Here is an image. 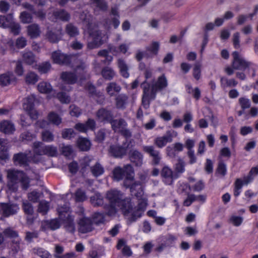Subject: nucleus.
Returning <instances> with one entry per match:
<instances>
[{
  "instance_id": "19",
  "label": "nucleus",
  "mask_w": 258,
  "mask_h": 258,
  "mask_svg": "<svg viewBox=\"0 0 258 258\" xmlns=\"http://www.w3.org/2000/svg\"><path fill=\"white\" fill-rule=\"evenodd\" d=\"M17 79L12 73L8 72L0 75V86H7L11 84H15Z\"/></svg>"
},
{
  "instance_id": "29",
  "label": "nucleus",
  "mask_w": 258,
  "mask_h": 258,
  "mask_svg": "<svg viewBox=\"0 0 258 258\" xmlns=\"http://www.w3.org/2000/svg\"><path fill=\"white\" fill-rule=\"evenodd\" d=\"M13 161L15 163H17L21 165L28 166L29 164V159L27 155L22 152L14 154Z\"/></svg>"
},
{
  "instance_id": "35",
  "label": "nucleus",
  "mask_w": 258,
  "mask_h": 258,
  "mask_svg": "<svg viewBox=\"0 0 258 258\" xmlns=\"http://www.w3.org/2000/svg\"><path fill=\"white\" fill-rule=\"evenodd\" d=\"M172 140L171 135L164 136L156 138L155 140V144L158 147L161 148L165 146L167 143L171 142Z\"/></svg>"
},
{
  "instance_id": "56",
  "label": "nucleus",
  "mask_w": 258,
  "mask_h": 258,
  "mask_svg": "<svg viewBox=\"0 0 258 258\" xmlns=\"http://www.w3.org/2000/svg\"><path fill=\"white\" fill-rule=\"evenodd\" d=\"M96 7L102 12H106L108 9L107 3L105 0H92Z\"/></svg>"
},
{
  "instance_id": "16",
  "label": "nucleus",
  "mask_w": 258,
  "mask_h": 258,
  "mask_svg": "<svg viewBox=\"0 0 258 258\" xmlns=\"http://www.w3.org/2000/svg\"><path fill=\"white\" fill-rule=\"evenodd\" d=\"M128 157L131 163L136 167H141L143 163V154L137 149L131 150Z\"/></svg>"
},
{
  "instance_id": "12",
  "label": "nucleus",
  "mask_w": 258,
  "mask_h": 258,
  "mask_svg": "<svg viewBox=\"0 0 258 258\" xmlns=\"http://www.w3.org/2000/svg\"><path fill=\"white\" fill-rule=\"evenodd\" d=\"M48 19L53 22H56L58 20L68 22L71 19V15L64 9H59L53 11Z\"/></svg>"
},
{
  "instance_id": "30",
  "label": "nucleus",
  "mask_w": 258,
  "mask_h": 258,
  "mask_svg": "<svg viewBox=\"0 0 258 258\" xmlns=\"http://www.w3.org/2000/svg\"><path fill=\"white\" fill-rule=\"evenodd\" d=\"M77 145L80 150L88 151L91 148V143L87 138L80 137L77 141Z\"/></svg>"
},
{
  "instance_id": "64",
  "label": "nucleus",
  "mask_w": 258,
  "mask_h": 258,
  "mask_svg": "<svg viewBox=\"0 0 258 258\" xmlns=\"http://www.w3.org/2000/svg\"><path fill=\"white\" fill-rule=\"evenodd\" d=\"M84 124L87 132L88 130L95 131L96 128V122L93 118H89Z\"/></svg>"
},
{
  "instance_id": "4",
  "label": "nucleus",
  "mask_w": 258,
  "mask_h": 258,
  "mask_svg": "<svg viewBox=\"0 0 258 258\" xmlns=\"http://www.w3.org/2000/svg\"><path fill=\"white\" fill-rule=\"evenodd\" d=\"M133 173L134 170L132 166L130 164L125 165L123 168L120 166L115 167L112 171L114 180L119 181L124 178L123 181V185L124 186H128V181L134 180V177L132 175Z\"/></svg>"
},
{
  "instance_id": "34",
  "label": "nucleus",
  "mask_w": 258,
  "mask_h": 258,
  "mask_svg": "<svg viewBox=\"0 0 258 258\" xmlns=\"http://www.w3.org/2000/svg\"><path fill=\"white\" fill-rule=\"evenodd\" d=\"M238 84L237 81L234 79H230L222 77L220 78V85L223 89H225L227 87H234Z\"/></svg>"
},
{
  "instance_id": "63",
  "label": "nucleus",
  "mask_w": 258,
  "mask_h": 258,
  "mask_svg": "<svg viewBox=\"0 0 258 258\" xmlns=\"http://www.w3.org/2000/svg\"><path fill=\"white\" fill-rule=\"evenodd\" d=\"M11 30V32L14 35H17L19 34L21 31V27L19 24L15 23L12 21L8 26Z\"/></svg>"
},
{
  "instance_id": "23",
  "label": "nucleus",
  "mask_w": 258,
  "mask_h": 258,
  "mask_svg": "<svg viewBox=\"0 0 258 258\" xmlns=\"http://www.w3.org/2000/svg\"><path fill=\"white\" fill-rule=\"evenodd\" d=\"M114 100L116 108L123 110L128 103V97L125 94H119L116 96Z\"/></svg>"
},
{
  "instance_id": "36",
  "label": "nucleus",
  "mask_w": 258,
  "mask_h": 258,
  "mask_svg": "<svg viewBox=\"0 0 258 258\" xmlns=\"http://www.w3.org/2000/svg\"><path fill=\"white\" fill-rule=\"evenodd\" d=\"M121 90V87L115 82H110L107 84L106 91L111 97L115 95L114 92L119 93Z\"/></svg>"
},
{
  "instance_id": "47",
  "label": "nucleus",
  "mask_w": 258,
  "mask_h": 258,
  "mask_svg": "<svg viewBox=\"0 0 258 258\" xmlns=\"http://www.w3.org/2000/svg\"><path fill=\"white\" fill-rule=\"evenodd\" d=\"M76 133L72 128H64L61 131V137L63 139L71 140L74 138Z\"/></svg>"
},
{
  "instance_id": "59",
  "label": "nucleus",
  "mask_w": 258,
  "mask_h": 258,
  "mask_svg": "<svg viewBox=\"0 0 258 258\" xmlns=\"http://www.w3.org/2000/svg\"><path fill=\"white\" fill-rule=\"evenodd\" d=\"M155 83L157 84V87L160 88V89L163 90L168 85V83L165 75L163 74L159 77Z\"/></svg>"
},
{
  "instance_id": "33",
  "label": "nucleus",
  "mask_w": 258,
  "mask_h": 258,
  "mask_svg": "<svg viewBox=\"0 0 258 258\" xmlns=\"http://www.w3.org/2000/svg\"><path fill=\"white\" fill-rule=\"evenodd\" d=\"M27 32L31 38H36L40 35V30L37 24H32L27 27Z\"/></svg>"
},
{
  "instance_id": "53",
  "label": "nucleus",
  "mask_w": 258,
  "mask_h": 258,
  "mask_svg": "<svg viewBox=\"0 0 258 258\" xmlns=\"http://www.w3.org/2000/svg\"><path fill=\"white\" fill-rule=\"evenodd\" d=\"M131 215L128 218V221L130 223L136 222L138 218L142 217L143 213L140 211H138L136 208H134L133 211L131 213Z\"/></svg>"
},
{
  "instance_id": "41",
  "label": "nucleus",
  "mask_w": 258,
  "mask_h": 258,
  "mask_svg": "<svg viewBox=\"0 0 258 258\" xmlns=\"http://www.w3.org/2000/svg\"><path fill=\"white\" fill-rule=\"evenodd\" d=\"M66 33L70 37H74L79 35V32L78 28L72 23L68 24L65 28Z\"/></svg>"
},
{
  "instance_id": "11",
  "label": "nucleus",
  "mask_w": 258,
  "mask_h": 258,
  "mask_svg": "<svg viewBox=\"0 0 258 258\" xmlns=\"http://www.w3.org/2000/svg\"><path fill=\"white\" fill-rule=\"evenodd\" d=\"M90 35L92 38V41L88 43L87 47L89 49L98 48L104 43L102 40V33L100 30L90 32Z\"/></svg>"
},
{
  "instance_id": "60",
  "label": "nucleus",
  "mask_w": 258,
  "mask_h": 258,
  "mask_svg": "<svg viewBox=\"0 0 258 258\" xmlns=\"http://www.w3.org/2000/svg\"><path fill=\"white\" fill-rule=\"evenodd\" d=\"M160 48L159 43L157 41H153L150 47L146 48L147 51H149L153 55H157Z\"/></svg>"
},
{
  "instance_id": "32",
  "label": "nucleus",
  "mask_w": 258,
  "mask_h": 258,
  "mask_svg": "<svg viewBox=\"0 0 258 258\" xmlns=\"http://www.w3.org/2000/svg\"><path fill=\"white\" fill-rule=\"evenodd\" d=\"M47 119L49 124L58 126L62 122L61 117L55 112L50 111L47 116Z\"/></svg>"
},
{
  "instance_id": "52",
  "label": "nucleus",
  "mask_w": 258,
  "mask_h": 258,
  "mask_svg": "<svg viewBox=\"0 0 258 258\" xmlns=\"http://www.w3.org/2000/svg\"><path fill=\"white\" fill-rule=\"evenodd\" d=\"M49 209V203L46 201H41L39 202L38 207V211L43 215H45L47 213Z\"/></svg>"
},
{
  "instance_id": "15",
  "label": "nucleus",
  "mask_w": 258,
  "mask_h": 258,
  "mask_svg": "<svg viewBox=\"0 0 258 258\" xmlns=\"http://www.w3.org/2000/svg\"><path fill=\"white\" fill-rule=\"evenodd\" d=\"M19 209L17 205L14 204L1 203H0V213L2 212L4 217H8L15 214Z\"/></svg>"
},
{
  "instance_id": "28",
  "label": "nucleus",
  "mask_w": 258,
  "mask_h": 258,
  "mask_svg": "<svg viewBox=\"0 0 258 258\" xmlns=\"http://www.w3.org/2000/svg\"><path fill=\"white\" fill-rule=\"evenodd\" d=\"M117 66L119 68L120 75L123 78H128L130 77L129 69L125 61L122 58H118L117 59Z\"/></svg>"
},
{
  "instance_id": "2",
  "label": "nucleus",
  "mask_w": 258,
  "mask_h": 258,
  "mask_svg": "<svg viewBox=\"0 0 258 258\" xmlns=\"http://www.w3.org/2000/svg\"><path fill=\"white\" fill-rule=\"evenodd\" d=\"M7 178V186L12 192L18 190L19 182H20L21 187L24 190L27 189L30 186L29 178L22 170L10 169L8 171Z\"/></svg>"
},
{
  "instance_id": "45",
  "label": "nucleus",
  "mask_w": 258,
  "mask_h": 258,
  "mask_svg": "<svg viewBox=\"0 0 258 258\" xmlns=\"http://www.w3.org/2000/svg\"><path fill=\"white\" fill-rule=\"evenodd\" d=\"M33 252L41 258H51V254L42 247H35L33 249Z\"/></svg>"
},
{
  "instance_id": "9",
  "label": "nucleus",
  "mask_w": 258,
  "mask_h": 258,
  "mask_svg": "<svg viewBox=\"0 0 258 258\" xmlns=\"http://www.w3.org/2000/svg\"><path fill=\"white\" fill-rule=\"evenodd\" d=\"M131 143L132 140H130L126 146H124L123 144L122 145L119 144L111 145L108 149L109 153L114 158H122L126 155L129 145Z\"/></svg>"
},
{
  "instance_id": "20",
  "label": "nucleus",
  "mask_w": 258,
  "mask_h": 258,
  "mask_svg": "<svg viewBox=\"0 0 258 258\" xmlns=\"http://www.w3.org/2000/svg\"><path fill=\"white\" fill-rule=\"evenodd\" d=\"M60 78L63 82L69 85L75 84L78 80L76 73L73 72H62L60 74Z\"/></svg>"
},
{
  "instance_id": "62",
  "label": "nucleus",
  "mask_w": 258,
  "mask_h": 258,
  "mask_svg": "<svg viewBox=\"0 0 258 258\" xmlns=\"http://www.w3.org/2000/svg\"><path fill=\"white\" fill-rule=\"evenodd\" d=\"M56 97L61 103L68 104L70 102V97L66 92H58L56 94Z\"/></svg>"
},
{
  "instance_id": "43",
  "label": "nucleus",
  "mask_w": 258,
  "mask_h": 258,
  "mask_svg": "<svg viewBox=\"0 0 258 258\" xmlns=\"http://www.w3.org/2000/svg\"><path fill=\"white\" fill-rule=\"evenodd\" d=\"M41 139L44 142L51 143L54 140V135L49 130H44L41 132Z\"/></svg>"
},
{
  "instance_id": "58",
  "label": "nucleus",
  "mask_w": 258,
  "mask_h": 258,
  "mask_svg": "<svg viewBox=\"0 0 258 258\" xmlns=\"http://www.w3.org/2000/svg\"><path fill=\"white\" fill-rule=\"evenodd\" d=\"M51 68V65L49 61H45L38 66V70L40 74L47 73Z\"/></svg>"
},
{
  "instance_id": "10",
  "label": "nucleus",
  "mask_w": 258,
  "mask_h": 258,
  "mask_svg": "<svg viewBox=\"0 0 258 258\" xmlns=\"http://www.w3.org/2000/svg\"><path fill=\"white\" fill-rule=\"evenodd\" d=\"M72 55L61 53L60 50L52 53L51 58L53 62L60 65L69 66L72 61Z\"/></svg>"
},
{
  "instance_id": "54",
  "label": "nucleus",
  "mask_w": 258,
  "mask_h": 258,
  "mask_svg": "<svg viewBox=\"0 0 258 258\" xmlns=\"http://www.w3.org/2000/svg\"><path fill=\"white\" fill-rule=\"evenodd\" d=\"M202 65L199 62H196L194 65L192 75L196 80H200L201 76Z\"/></svg>"
},
{
  "instance_id": "46",
  "label": "nucleus",
  "mask_w": 258,
  "mask_h": 258,
  "mask_svg": "<svg viewBox=\"0 0 258 258\" xmlns=\"http://www.w3.org/2000/svg\"><path fill=\"white\" fill-rule=\"evenodd\" d=\"M13 20L12 14H8L6 16L0 15V27L4 28H8V25Z\"/></svg>"
},
{
  "instance_id": "49",
  "label": "nucleus",
  "mask_w": 258,
  "mask_h": 258,
  "mask_svg": "<svg viewBox=\"0 0 258 258\" xmlns=\"http://www.w3.org/2000/svg\"><path fill=\"white\" fill-rule=\"evenodd\" d=\"M93 223L96 225H99L104 223L105 221V215L103 213L95 212L92 215Z\"/></svg>"
},
{
  "instance_id": "50",
  "label": "nucleus",
  "mask_w": 258,
  "mask_h": 258,
  "mask_svg": "<svg viewBox=\"0 0 258 258\" xmlns=\"http://www.w3.org/2000/svg\"><path fill=\"white\" fill-rule=\"evenodd\" d=\"M118 132L125 139V141L123 142V145L126 146L129 143L128 140L132 137V132L126 127H122Z\"/></svg>"
},
{
  "instance_id": "6",
  "label": "nucleus",
  "mask_w": 258,
  "mask_h": 258,
  "mask_svg": "<svg viewBox=\"0 0 258 258\" xmlns=\"http://www.w3.org/2000/svg\"><path fill=\"white\" fill-rule=\"evenodd\" d=\"M233 60L232 67L236 70L245 71L246 70L252 69L254 73L256 69V66L253 63L246 61L238 51H235L232 52Z\"/></svg>"
},
{
  "instance_id": "5",
  "label": "nucleus",
  "mask_w": 258,
  "mask_h": 258,
  "mask_svg": "<svg viewBox=\"0 0 258 258\" xmlns=\"http://www.w3.org/2000/svg\"><path fill=\"white\" fill-rule=\"evenodd\" d=\"M32 148L34 155L38 156L46 155L48 157L57 156V147L51 145H46L40 141L33 143Z\"/></svg>"
},
{
  "instance_id": "22",
  "label": "nucleus",
  "mask_w": 258,
  "mask_h": 258,
  "mask_svg": "<svg viewBox=\"0 0 258 258\" xmlns=\"http://www.w3.org/2000/svg\"><path fill=\"white\" fill-rule=\"evenodd\" d=\"M143 151L153 157L152 163L154 165H157L159 163L161 160V158L159 156V152L155 150L152 146H144Z\"/></svg>"
},
{
  "instance_id": "37",
  "label": "nucleus",
  "mask_w": 258,
  "mask_h": 258,
  "mask_svg": "<svg viewBox=\"0 0 258 258\" xmlns=\"http://www.w3.org/2000/svg\"><path fill=\"white\" fill-rule=\"evenodd\" d=\"M90 202L94 207H101L104 204V199L100 193H96L90 198Z\"/></svg>"
},
{
  "instance_id": "25",
  "label": "nucleus",
  "mask_w": 258,
  "mask_h": 258,
  "mask_svg": "<svg viewBox=\"0 0 258 258\" xmlns=\"http://www.w3.org/2000/svg\"><path fill=\"white\" fill-rule=\"evenodd\" d=\"M118 207H120V209L124 216H127L134 209L131 201L130 199H122L120 203L118 204Z\"/></svg>"
},
{
  "instance_id": "18",
  "label": "nucleus",
  "mask_w": 258,
  "mask_h": 258,
  "mask_svg": "<svg viewBox=\"0 0 258 258\" xmlns=\"http://www.w3.org/2000/svg\"><path fill=\"white\" fill-rule=\"evenodd\" d=\"M122 193L121 191L114 188L106 192V198L109 203H115L118 205L122 199Z\"/></svg>"
},
{
  "instance_id": "31",
  "label": "nucleus",
  "mask_w": 258,
  "mask_h": 258,
  "mask_svg": "<svg viewBox=\"0 0 258 258\" xmlns=\"http://www.w3.org/2000/svg\"><path fill=\"white\" fill-rule=\"evenodd\" d=\"M185 164L184 161L181 158H179L177 163L174 166V177L178 178L180 175L185 172Z\"/></svg>"
},
{
  "instance_id": "1",
  "label": "nucleus",
  "mask_w": 258,
  "mask_h": 258,
  "mask_svg": "<svg viewBox=\"0 0 258 258\" xmlns=\"http://www.w3.org/2000/svg\"><path fill=\"white\" fill-rule=\"evenodd\" d=\"M70 210L69 207L64 205L58 208L57 212L58 218L43 221L41 225L42 229L56 230L60 227L61 222L66 231L69 233H74L75 231L74 216L69 213Z\"/></svg>"
},
{
  "instance_id": "24",
  "label": "nucleus",
  "mask_w": 258,
  "mask_h": 258,
  "mask_svg": "<svg viewBox=\"0 0 258 258\" xmlns=\"http://www.w3.org/2000/svg\"><path fill=\"white\" fill-rule=\"evenodd\" d=\"M129 188L132 195L137 198L142 197L144 194L143 188L140 182H134L132 184L129 183L128 186H125Z\"/></svg>"
},
{
  "instance_id": "21",
  "label": "nucleus",
  "mask_w": 258,
  "mask_h": 258,
  "mask_svg": "<svg viewBox=\"0 0 258 258\" xmlns=\"http://www.w3.org/2000/svg\"><path fill=\"white\" fill-rule=\"evenodd\" d=\"M62 36V29L60 27L56 30V32H53L52 30H48L46 33V37L49 42L52 43H57Z\"/></svg>"
},
{
  "instance_id": "51",
  "label": "nucleus",
  "mask_w": 258,
  "mask_h": 258,
  "mask_svg": "<svg viewBox=\"0 0 258 258\" xmlns=\"http://www.w3.org/2000/svg\"><path fill=\"white\" fill-rule=\"evenodd\" d=\"M38 81V75L33 72L28 73L25 77V81L28 84H35Z\"/></svg>"
},
{
  "instance_id": "27",
  "label": "nucleus",
  "mask_w": 258,
  "mask_h": 258,
  "mask_svg": "<svg viewBox=\"0 0 258 258\" xmlns=\"http://www.w3.org/2000/svg\"><path fill=\"white\" fill-rule=\"evenodd\" d=\"M109 123L111 124L112 130L115 132H118L122 127H126L127 126L126 121L122 118L117 119H114L113 117Z\"/></svg>"
},
{
  "instance_id": "38",
  "label": "nucleus",
  "mask_w": 258,
  "mask_h": 258,
  "mask_svg": "<svg viewBox=\"0 0 258 258\" xmlns=\"http://www.w3.org/2000/svg\"><path fill=\"white\" fill-rule=\"evenodd\" d=\"M37 89L41 93L48 94L52 91V88L49 83L41 82L38 84Z\"/></svg>"
},
{
  "instance_id": "44",
  "label": "nucleus",
  "mask_w": 258,
  "mask_h": 258,
  "mask_svg": "<svg viewBox=\"0 0 258 258\" xmlns=\"http://www.w3.org/2000/svg\"><path fill=\"white\" fill-rule=\"evenodd\" d=\"M91 172L94 177H97L103 174L104 170L99 163L96 162L94 166L91 167Z\"/></svg>"
},
{
  "instance_id": "17",
  "label": "nucleus",
  "mask_w": 258,
  "mask_h": 258,
  "mask_svg": "<svg viewBox=\"0 0 258 258\" xmlns=\"http://www.w3.org/2000/svg\"><path fill=\"white\" fill-rule=\"evenodd\" d=\"M163 181L167 185H171L174 180L177 179L174 177V172L167 166H164L161 171Z\"/></svg>"
},
{
  "instance_id": "3",
  "label": "nucleus",
  "mask_w": 258,
  "mask_h": 258,
  "mask_svg": "<svg viewBox=\"0 0 258 258\" xmlns=\"http://www.w3.org/2000/svg\"><path fill=\"white\" fill-rule=\"evenodd\" d=\"M141 88L143 89L142 105L147 109L150 107L151 101L155 99L157 92L162 89L157 87L156 83L151 85L146 80L141 83Z\"/></svg>"
},
{
  "instance_id": "57",
  "label": "nucleus",
  "mask_w": 258,
  "mask_h": 258,
  "mask_svg": "<svg viewBox=\"0 0 258 258\" xmlns=\"http://www.w3.org/2000/svg\"><path fill=\"white\" fill-rule=\"evenodd\" d=\"M75 195L77 202H83L87 199L86 192L81 188L77 189Z\"/></svg>"
},
{
  "instance_id": "55",
  "label": "nucleus",
  "mask_w": 258,
  "mask_h": 258,
  "mask_svg": "<svg viewBox=\"0 0 258 258\" xmlns=\"http://www.w3.org/2000/svg\"><path fill=\"white\" fill-rule=\"evenodd\" d=\"M20 19L22 23L29 24L32 22L33 18L31 14L26 11H24L21 13Z\"/></svg>"
},
{
  "instance_id": "61",
  "label": "nucleus",
  "mask_w": 258,
  "mask_h": 258,
  "mask_svg": "<svg viewBox=\"0 0 258 258\" xmlns=\"http://www.w3.org/2000/svg\"><path fill=\"white\" fill-rule=\"evenodd\" d=\"M85 89L88 92L90 96H100V92H97L95 86L92 84H88L85 86Z\"/></svg>"
},
{
  "instance_id": "39",
  "label": "nucleus",
  "mask_w": 258,
  "mask_h": 258,
  "mask_svg": "<svg viewBox=\"0 0 258 258\" xmlns=\"http://www.w3.org/2000/svg\"><path fill=\"white\" fill-rule=\"evenodd\" d=\"M118 204L112 203H109L104 206V209L106 211V215L108 216H114L117 212Z\"/></svg>"
},
{
  "instance_id": "48",
  "label": "nucleus",
  "mask_w": 258,
  "mask_h": 258,
  "mask_svg": "<svg viewBox=\"0 0 258 258\" xmlns=\"http://www.w3.org/2000/svg\"><path fill=\"white\" fill-rule=\"evenodd\" d=\"M242 183L241 178H237L234 183L233 195L235 197H238L242 191Z\"/></svg>"
},
{
  "instance_id": "13",
  "label": "nucleus",
  "mask_w": 258,
  "mask_h": 258,
  "mask_svg": "<svg viewBox=\"0 0 258 258\" xmlns=\"http://www.w3.org/2000/svg\"><path fill=\"white\" fill-rule=\"evenodd\" d=\"M96 116L101 122L109 123L114 117L112 111L104 107H101L96 111Z\"/></svg>"
},
{
  "instance_id": "40",
  "label": "nucleus",
  "mask_w": 258,
  "mask_h": 258,
  "mask_svg": "<svg viewBox=\"0 0 258 258\" xmlns=\"http://www.w3.org/2000/svg\"><path fill=\"white\" fill-rule=\"evenodd\" d=\"M22 58L24 62L28 65L33 64L35 62V55L31 51L24 52Z\"/></svg>"
},
{
  "instance_id": "8",
  "label": "nucleus",
  "mask_w": 258,
  "mask_h": 258,
  "mask_svg": "<svg viewBox=\"0 0 258 258\" xmlns=\"http://www.w3.org/2000/svg\"><path fill=\"white\" fill-rule=\"evenodd\" d=\"M35 100V96L31 95L26 98L23 104L24 109L33 119H36L38 117V113L34 109Z\"/></svg>"
},
{
  "instance_id": "7",
  "label": "nucleus",
  "mask_w": 258,
  "mask_h": 258,
  "mask_svg": "<svg viewBox=\"0 0 258 258\" xmlns=\"http://www.w3.org/2000/svg\"><path fill=\"white\" fill-rule=\"evenodd\" d=\"M177 239V237L176 236L172 234H168L161 237L155 250L158 252H161L166 248L174 247Z\"/></svg>"
},
{
  "instance_id": "14",
  "label": "nucleus",
  "mask_w": 258,
  "mask_h": 258,
  "mask_svg": "<svg viewBox=\"0 0 258 258\" xmlns=\"http://www.w3.org/2000/svg\"><path fill=\"white\" fill-rule=\"evenodd\" d=\"M79 230L82 233H87L93 230V221L88 217H84L78 221Z\"/></svg>"
},
{
  "instance_id": "42",
  "label": "nucleus",
  "mask_w": 258,
  "mask_h": 258,
  "mask_svg": "<svg viewBox=\"0 0 258 258\" xmlns=\"http://www.w3.org/2000/svg\"><path fill=\"white\" fill-rule=\"evenodd\" d=\"M101 75L106 80H111L115 76L114 71L110 68L104 67L101 71Z\"/></svg>"
},
{
  "instance_id": "26",
  "label": "nucleus",
  "mask_w": 258,
  "mask_h": 258,
  "mask_svg": "<svg viewBox=\"0 0 258 258\" xmlns=\"http://www.w3.org/2000/svg\"><path fill=\"white\" fill-rule=\"evenodd\" d=\"M15 131L14 123L11 121L4 120L0 123V132L5 134H12Z\"/></svg>"
}]
</instances>
